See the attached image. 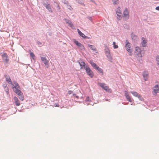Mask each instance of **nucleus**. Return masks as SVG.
Masks as SVG:
<instances>
[{
  "label": "nucleus",
  "mask_w": 159,
  "mask_h": 159,
  "mask_svg": "<svg viewBox=\"0 0 159 159\" xmlns=\"http://www.w3.org/2000/svg\"><path fill=\"white\" fill-rule=\"evenodd\" d=\"M126 43L125 45V48L127 51L129 53V55L131 56L132 55V50L131 48L130 44L129 43L128 41L127 40H126Z\"/></svg>",
  "instance_id": "1"
},
{
  "label": "nucleus",
  "mask_w": 159,
  "mask_h": 159,
  "mask_svg": "<svg viewBox=\"0 0 159 159\" xmlns=\"http://www.w3.org/2000/svg\"><path fill=\"white\" fill-rule=\"evenodd\" d=\"M135 50L134 52V54L135 55L140 57L139 59H140L142 57L141 52V50L140 48L139 47H135Z\"/></svg>",
  "instance_id": "2"
},
{
  "label": "nucleus",
  "mask_w": 159,
  "mask_h": 159,
  "mask_svg": "<svg viewBox=\"0 0 159 159\" xmlns=\"http://www.w3.org/2000/svg\"><path fill=\"white\" fill-rule=\"evenodd\" d=\"M116 13L117 16V18L118 20H120L122 18L121 16V8L120 7H118L116 10Z\"/></svg>",
  "instance_id": "3"
},
{
  "label": "nucleus",
  "mask_w": 159,
  "mask_h": 159,
  "mask_svg": "<svg viewBox=\"0 0 159 159\" xmlns=\"http://www.w3.org/2000/svg\"><path fill=\"white\" fill-rule=\"evenodd\" d=\"M1 55L2 58V59L4 61V62L6 63H8L9 59L8 58V56L6 53H1Z\"/></svg>",
  "instance_id": "4"
},
{
  "label": "nucleus",
  "mask_w": 159,
  "mask_h": 159,
  "mask_svg": "<svg viewBox=\"0 0 159 159\" xmlns=\"http://www.w3.org/2000/svg\"><path fill=\"white\" fill-rule=\"evenodd\" d=\"M87 75L91 78H93V71L91 70L90 68L88 66L86 67L85 69Z\"/></svg>",
  "instance_id": "5"
},
{
  "label": "nucleus",
  "mask_w": 159,
  "mask_h": 159,
  "mask_svg": "<svg viewBox=\"0 0 159 159\" xmlns=\"http://www.w3.org/2000/svg\"><path fill=\"white\" fill-rule=\"evenodd\" d=\"M129 11L127 8L125 9L123 12V16L125 17V20H127L129 17Z\"/></svg>",
  "instance_id": "6"
},
{
  "label": "nucleus",
  "mask_w": 159,
  "mask_h": 159,
  "mask_svg": "<svg viewBox=\"0 0 159 159\" xmlns=\"http://www.w3.org/2000/svg\"><path fill=\"white\" fill-rule=\"evenodd\" d=\"M41 60L43 61L44 64L48 68L49 66V61L45 57H40Z\"/></svg>",
  "instance_id": "7"
},
{
  "label": "nucleus",
  "mask_w": 159,
  "mask_h": 159,
  "mask_svg": "<svg viewBox=\"0 0 159 159\" xmlns=\"http://www.w3.org/2000/svg\"><path fill=\"white\" fill-rule=\"evenodd\" d=\"M130 93L135 97H138L139 100L141 101L143 100V98L140 95L139 93H138L136 92L132 91Z\"/></svg>",
  "instance_id": "8"
},
{
  "label": "nucleus",
  "mask_w": 159,
  "mask_h": 159,
  "mask_svg": "<svg viewBox=\"0 0 159 159\" xmlns=\"http://www.w3.org/2000/svg\"><path fill=\"white\" fill-rule=\"evenodd\" d=\"M99 86L103 89L105 90L107 92H109L110 90L109 88L106 86L105 84L103 83H99Z\"/></svg>",
  "instance_id": "9"
},
{
  "label": "nucleus",
  "mask_w": 159,
  "mask_h": 159,
  "mask_svg": "<svg viewBox=\"0 0 159 159\" xmlns=\"http://www.w3.org/2000/svg\"><path fill=\"white\" fill-rule=\"evenodd\" d=\"M79 63L81 69L83 68L85 69L86 68V67H87L88 66L86 65L85 63L81 60L79 61Z\"/></svg>",
  "instance_id": "10"
},
{
  "label": "nucleus",
  "mask_w": 159,
  "mask_h": 159,
  "mask_svg": "<svg viewBox=\"0 0 159 159\" xmlns=\"http://www.w3.org/2000/svg\"><path fill=\"white\" fill-rule=\"evenodd\" d=\"M43 6L46 7L47 9L50 12H52V9L51 7L49 4L44 3L43 4Z\"/></svg>",
  "instance_id": "11"
},
{
  "label": "nucleus",
  "mask_w": 159,
  "mask_h": 159,
  "mask_svg": "<svg viewBox=\"0 0 159 159\" xmlns=\"http://www.w3.org/2000/svg\"><path fill=\"white\" fill-rule=\"evenodd\" d=\"M106 54L107 57L108 58V60L110 62L112 61V59L111 57L110 54V53L109 51H107L106 52Z\"/></svg>",
  "instance_id": "12"
},
{
  "label": "nucleus",
  "mask_w": 159,
  "mask_h": 159,
  "mask_svg": "<svg viewBox=\"0 0 159 159\" xmlns=\"http://www.w3.org/2000/svg\"><path fill=\"white\" fill-rule=\"evenodd\" d=\"M64 21L68 24V25L70 26L71 27L74 26L73 24L72 23L71 21L67 19H65Z\"/></svg>",
  "instance_id": "13"
},
{
  "label": "nucleus",
  "mask_w": 159,
  "mask_h": 159,
  "mask_svg": "<svg viewBox=\"0 0 159 159\" xmlns=\"http://www.w3.org/2000/svg\"><path fill=\"white\" fill-rule=\"evenodd\" d=\"M5 76L6 78V80L9 83H10V84H11L13 86H14V84H12L11 80L9 76V75L7 76L6 75Z\"/></svg>",
  "instance_id": "14"
},
{
  "label": "nucleus",
  "mask_w": 159,
  "mask_h": 159,
  "mask_svg": "<svg viewBox=\"0 0 159 159\" xmlns=\"http://www.w3.org/2000/svg\"><path fill=\"white\" fill-rule=\"evenodd\" d=\"M143 76L144 80L146 81L147 80L148 77V73L147 72H144L143 73Z\"/></svg>",
  "instance_id": "15"
},
{
  "label": "nucleus",
  "mask_w": 159,
  "mask_h": 159,
  "mask_svg": "<svg viewBox=\"0 0 159 159\" xmlns=\"http://www.w3.org/2000/svg\"><path fill=\"white\" fill-rule=\"evenodd\" d=\"M154 92L156 94L157 93L159 92V87L158 85H156L154 87V89H153Z\"/></svg>",
  "instance_id": "16"
},
{
  "label": "nucleus",
  "mask_w": 159,
  "mask_h": 159,
  "mask_svg": "<svg viewBox=\"0 0 159 159\" xmlns=\"http://www.w3.org/2000/svg\"><path fill=\"white\" fill-rule=\"evenodd\" d=\"M14 100L15 101V103L17 106H18L20 105V103L19 102V100L17 98L15 97L14 98Z\"/></svg>",
  "instance_id": "17"
},
{
  "label": "nucleus",
  "mask_w": 159,
  "mask_h": 159,
  "mask_svg": "<svg viewBox=\"0 0 159 159\" xmlns=\"http://www.w3.org/2000/svg\"><path fill=\"white\" fill-rule=\"evenodd\" d=\"M142 42L141 43L142 46L143 47H145L146 45L147 41L145 40V39L144 37L142 38Z\"/></svg>",
  "instance_id": "18"
},
{
  "label": "nucleus",
  "mask_w": 159,
  "mask_h": 159,
  "mask_svg": "<svg viewBox=\"0 0 159 159\" xmlns=\"http://www.w3.org/2000/svg\"><path fill=\"white\" fill-rule=\"evenodd\" d=\"M131 37L132 40L134 41H136L138 39V37L137 36L134 34L133 32H132L131 34Z\"/></svg>",
  "instance_id": "19"
},
{
  "label": "nucleus",
  "mask_w": 159,
  "mask_h": 159,
  "mask_svg": "<svg viewBox=\"0 0 159 159\" xmlns=\"http://www.w3.org/2000/svg\"><path fill=\"white\" fill-rule=\"evenodd\" d=\"M14 84L15 85V86L12 87V88L14 89H20V87L18 84L16 82H15Z\"/></svg>",
  "instance_id": "20"
},
{
  "label": "nucleus",
  "mask_w": 159,
  "mask_h": 159,
  "mask_svg": "<svg viewBox=\"0 0 159 159\" xmlns=\"http://www.w3.org/2000/svg\"><path fill=\"white\" fill-rule=\"evenodd\" d=\"M77 31L79 34L82 38H84V36H85V35L79 29H77Z\"/></svg>",
  "instance_id": "21"
},
{
  "label": "nucleus",
  "mask_w": 159,
  "mask_h": 159,
  "mask_svg": "<svg viewBox=\"0 0 159 159\" xmlns=\"http://www.w3.org/2000/svg\"><path fill=\"white\" fill-rule=\"evenodd\" d=\"M88 46L93 51L96 50V49L94 46H93L92 45L88 44Z\"/></svg>",
  "instance_id": "22"
},
{
  "label": "nucleus",
  "mask_w": 159,
  "mask_h": 159,
  "mask_svg": "<svg viewBox=\"0 0 159 159\" xmlns=\"http://www.w3.org/2000/svg\"><path fill=\"white\" fill-rule=\"evenodd\" d=\"M78 47H79L81 50H85V48L84 46L81 43H80Z\"/></svg>",
  "instance_id": "23"
},
{
  "label": "nucleus",
  "mask_w": 159,
  "mask_h": 159,
  "mask_svg": "<svg viewBox=\"0 0 159 159\" xmlns=\"http://www.w3.org/2000/svg\"><path fill=\"white\" fill-rule=\"evenodd\" d=\"M75 1L78 2V3L81 5H84L83 3V0H75Z\"/></svg>",
  "instance_id": "24"
},
{
  "label": "nucleus",
  "mask_w": 159,
  "mask_h": 159,
  "mask_svg": "<svg viewBox=\"0 0 159 159\" xmlns=\"http://www.w3.org/2000/svg\"><path fill=\"white\" fill-rule=\"evenodd\" d=\"M30 56L32 57L33 59L34 60H35V59L34 58V57H35V55L34 54V53L32 52H30Z\"/></svg>",
  "instance_id": "25"
},
{
  "label": "nucleus",
  "mask_w": 159,
  "mask_h": 159,
  "mask_svg": "<svg viewBox=\"0 0 159 159\" xmlns=\"http://www.w3.org/2000/svg\"><path fill=\"white\" fill-rule=\"evenodd\" d=\"M90 63L92 66L93 67H94L95 66H96L97 65L95 63L93 62V61H90Z\"/></svg>",
  "instance_id": "26"
},
{
  "label": "nucleus",
  "mask_w": 159,
  "mask_h": 159,
  "mask_svg": "<svg viewBox=\"0 0 159 159\" xmlns=\"http://www.w3.org/2000/svg\"><path fill=\"white\" fill-rule=\"evenodd\" d=\"M15 92V93L17 94V93H20V89H14L13 90Z\"/></svg>",
  "instance_id": "27"
},
{
  "label": "nucleus",
  "mask_w": 159,
  "mask_h": 159,
  "mask_svg": "<svg viewBox=\"0 0 159 159\" xmlns=\"http://www.w3.org/2000/svg\"><path fill=\"white\" fill-rule=\"evenodd\" d=\"M97 70L99 71V72L102 73V74H103V70L101 68L99 67L98 68V69Z\"/></svg>",
  "instance_id": "28"
},
{
  "label": "nucleus",
  "mask_w": 159,
  "mask_h": 159,
  "mask_svg": "<svg viewBox=\"0 0 159 159\" xmlns=\"http://www.w3.org/2000/svg\"><path fill=\"white\" fill-rule=\"evenodd\" d=\"M113 45L114 48H118V46L116 44V43L115 42H113Z\"/></svg>",
  "instance_id": "29"
},
{
  "label": "nucleus",
  "mask_w": 159,
  "mask_h": 159,
  "mask_svg": "<svg viewBox=\"0 0 159 159\" xmlns=\"http://www.w3.org/2000/svg\"><path fill=\"white\" fill-rule=\"evenodd\" d=\"M19 98L21 100H22V101L24 99V96H23V94H22V95H21L20 96H19Z\"/></svg>",
  "instance_id": "30"
},
{
  "label": "nucleus",
  "mask_w": 159,
  "mask_h": 159,
  "mask_svg": "<svg viewBox=\"0 0 159 159\" xmlns=\"http://www.w3.org/2000/svg\"><path fill=\"white\" fill-rule=\"evenodd\" d=\"M74 43H75V44H76V45L78 46L80 44V43H79L78 41H76L75 40L74 41Z\"/></svg>",
  "instance_id": "31"
},
{
  "label": "nucleus",
  "mask_w": 159,
  "mask_h": 159,
  "mask_svg": "<svg viewBox=\"0 0 159 159\" xmlns=\"http://www.w3.org/2000/svg\"><path fill=\"white\" fill-rule=\"evenodd\" d=\"M4 89L5 91L7 93V94H8L9 93V89L8 87H6V88H4Z\"/></svg>",
  "instance_id": "32"
},
{
  "label": "nucleus",
  "mask_w": 159,
  "mask_h": 159,
  "mask_svg": "<svg viewBox=\"0 0 159 159\" xmlns=\"http://www.w3.org/2000/svg\"><path fill=\"white\" fill-rule=\"evenodd\" d=\"M112 1L113 2V4L114 5H116L118 3V0H112Z\"/></svg>",
  "instance_id": "33"
},
{
  "label": "nucleus",
  "mask_w": 159,
  "mask_h": 159,
  "mask_svg": "<svg viewBox=\"0 0 159 159\" xmlns=\"http://www.w3.org/2000/svg\"><path fill=\"white\" fill-rule=\"evenodd\" d=\"M2 86L4 88H6L7 87L6 84H4L2 85Z\"/></svg>",
  "instance_id": "34"
},
{
  "label": "nucleus",
  "mask_w": 159,
  "mask_h": 159,
  "mask_svg": "<svg viewBox=\"0 0 159 159\" xmlns=\"http://www.w3.org/2000/svg\"><path fill=\"white\" fill-rule=\"evenodd\" d=\"M85 100H86V101L87 102H89V101H90V99H89V97H87L86 98Z\"/></svg>",
  "instance_id": "35"
},
{
  "label": "nucleus",
  "mask_w": 159,
  "mask_h": 159,
  "mask_svg": "<svg viewBox=\"0 0 159 159\" xmlns=\"http://www.w3.org/2000/svg\"><path fill=\"white\" fill-rule=\"evenodd\" d=\"M156 60L157 61V62L159 61V56H157L156 57Z\"/></svg>",
  "instance_id": "36"
},
{
  "label": "nucleus",
  "mask_w": 159,
  "mask_h": 159,
  "mask_svg": "<svg viewBox=\"0 0 159 159\" xmlns=\"http://www.w3.org/2000/svg\"><path fill=\"white\" fill-rule=\"evenodd\" d=\"M127 100H128L130 102H132V100L130 97L129 98H128L127 99Z\"/></svg>",
  "instance_id": "37"
},
{
  "label": "nucleus",
  "mask_w": 159,
  "mask_h": 159,
  "mask_svg": "<svg viewBox=\"0 0 159 159\" xmlns=\"http://www.w3.org/2000/svg\"><path fill=\"white\" fill-rule=\"evenodd\" d=\"M67 8L68 9H69L70 10H71V8H71V6H70V5H68L67 6Z\"/></svg>",
  "instance_id": "38"
},
{
  "label": "nucleus",
  "mask_w": 159,
  "mask_h": 159,
  "mask_svg": "<svg viewBox=\"0 0 159 159\" xmlns=\"http://www.w3.org/2000/svg\"><path fill=\"white\" fill-rule=\"evenodd\" d=\"M17 95H18L19 96H20L21 95H22L23 94V93L21 91L20 92V93L19 92V93H17Z\"/></svg>",
  "instance_id": "39"
},
{
  "label": "nucleus",
  "mask_w": 159,
  "mask_h": 159,
  "mask_svg": "<svg viewBox=\"0 0 159 159\" xmlns=\"http://www.w3.org/2000/svg\"><path fill=\"white\" fill-rule=\"evenodd\" d=\"M83 38L84 39H89L90 38L89 37H87V36H84V37Z\"/></svg>",
  "instance_id": "40"
},
{
  "label": "nucleus",
  "mask_w": 159,
  "mask_h": 159,
  "mask_svg": "<svg viewBox=\"0 0 159 159\" xmlns=\"http://www.w3.org/2000/svg\"><path fill=\"white\" fill-rule=\"evenodd\" d=\"M125 96H126V95H129L128 93V92L127 91H125Z\"/></svg>",
  "instance_id": "41"
},
{
  "label": "nucleus",
  "mask_w": 159,
  "mask_h": 159,
  "mask_svg": "<svg viewBox=\"0 0 159 159\" xmlns=\"http://www.w3.org/2000/svg\"><path fill=\"white\" fill-rule=\"evenodd\" d=\"M94 68L96 69L97 70H98V68H99V66H98L97 65H96V66H95L94 67Z\"/></svg>",
  "instance_id": "42"
},
{
  "label": "nucleus",
  "mask_w": 159,
  "mask_h": 159,
  "mask_svg": "<svg viewBox=\"0 0 159 159\" xmlns=\"http://www.w3.org/2000/svg\"><path fill=\"white\" fill-rule=\"evenodd\" d=\"M64 3L67 4H68V2L67 1L65 0L64 1Z\"/></svg>",
  "instance_id": "43"
},
{
  "label": "nucleus",
  "mask_w": 159,
  "mask_h": 159,
  "mask_svg": "<svg viewBox=\"0 0 159 159\" xmlns=\"http://www.w3.org/2000/svg\"><path fill=\"white\" fill-rule=\"evenodd\" d=\"M37 43L40 46L42 45V43L40 42H38Z\"/></svg>",
  "instance_id": "44"
},
{
  "label": "nucleus",
  "mask_w": 159,
  "mask_h": 159,
  "mask_svg": "<svg viewBox=\"0 0 159 159\" xmlns=\"http://www.w3.org/2000/svg\"><path fill=\"white\" fill-rule=\"evenodd\" d=\"M72 93V91L71 90H70L68 91V93L69 94H71Z\"/></svg>",
  "instance_id": "45"
},
{
  "label": "nucleus",
  "mask_w": 159,
  "mask_h": 159,
  "mask_svg": "<svg viewBox=\"0 0 159 159\" xmlns=\"http://www.w3.org/2000/svg\"><path fill=\"white\" fill-rule=\"evenodd\" d=\"M155 9L156 10L159 11V6L156 7Z\"/></svg>",
  "instance_id": "46"
},
{
  "label": "nucleus",
  "mask_w": 159,
  "mask_h": 159,
  "mask_svg": "<svg viewBox=\"0 0 159 159\" xmlns=\"http://www.w3.org/2000/svg\"><path fill=\"white\" fill-rule=\"evenodd\" d=\"M88 18L90 20H92V17H88Z\"/></svg>",
  "instance_id": "47"
},
{
  "label": "nucleus",
  "mask_w": 159,
  "mask_h": 159,
  "mask_svg": "<svg viewBox=\"0 0 159 159\" xmlns=\"http://www.w3.org/2000/svg\"><path fill=\"white\" fill-rule=\"evenodd\" d=\"M126 96V99L128 98H129L130 97L129 96V95H126V96Z\"/></svg>",
  "instance_id": "48"
},
{
  "label": "nucleus",
  "mask_w": 159,
  "mask_h": 159,
  "mask_svg": "<svg viewBox=\"0 0 159 159\" xmlns=\"http://www.w3.org/2000/svg\"><path fill=\"white\" fill-rule=\"evenodd\" d=\"M129 26L127 25H125V26H124L125 28H128Z\"/></svg>",
  "instance_id": "49"
},
{
  "label": "nucleus",
  "mask_w": 159,
  "mask_h": 159,
  "mask_svg": "<svg viewBox=\"0 0 159 159\" xmlns=\"http://www.w3.org/2000/svg\"><path fill=\"white\" fill-rule=\"evenodd\" d=\"M57 8L59 9H60V7L58 4L57 5Z\"/></svg>",
  "instance_id": "50"
},
{
  "label": "nucleus",
  "mask_w": 159,
  "mask_h": 159,
  "mask_svg": "<svg viewBox=\"0 0 159 159\" xmlns=\"http://www.w3.org/2000/svg\"><path fill=\"white\" fill-rule=\"evenodd\" d=\"M73 96H74L75 97V96L76 95V94H74V93L73 94Z\"/></svg>",
  "instance_id": "51"
},
{
  "label": "nucleus",
  "mask_w": 159,
  "mask_h": 159,
  "mask_svg": "<svg viewBox=\"0 0 159 159\" xmlns=\"http://www.w3.org/2000/svg\"><path fill=\"white\" fill-rule=\"evenodd\" d=\"M75 97L77 98H79V97L78 96H76V95L75 96Z\"/></svg>",
  "instance_id": "52"
},
{
  "label": "nucleus",
  "mask_w": 159,
  "mask_h": 159,
  "mask_svg": "<svg viewBox=\"0 0 159 159\" xmlns=\"http://www.w3.org/2000/svg\"><path fill=\"white\" fill-rule=\"evenodd\" d=\"M157 64L158 65H159V61L157 62Z\"/></svg>",
  "instance_id": "53"
},
{
  "label": "nucleus",
  "mask_w": 159,
  "mask_h": 159,
  "mask_svg": "<svg viewBox=\"0 0 159 159\" xmlns=\"http://www.w3.org/2000/svg\"><path fill=\"white\" fill-rule=\"evenodd\" d=\"M56 107H58V106H57V105H56Z\"/></svg>",
  "instance_id": "54"
},
{
  "label": "nucleus",
  "mask_w": 159,
  "mask_h": 159,
  "mask_svg": "<svg viewBox=\"0 0 159 159\" xmlns=\"http://www.w3.org/2000/svg\"><path fill=\"white\" fill-rule=\"evenodd\" d=\"M91 1H92V2H93V1L92 0H90Z\"/></svg>",
  "instance_id": "55"
}]
</instances>
